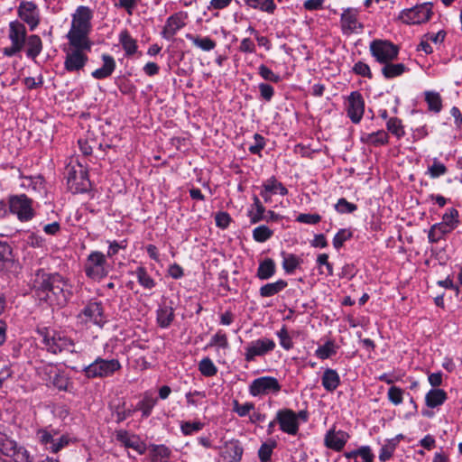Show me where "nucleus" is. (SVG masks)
Instances as JSON below:
<instances>
[{
  "instance_id": "nucleus-1",
  "label": "nucleus",
  "mask_w": 462,
  "mask_h": 462,
  "mask_svg": "<svg viewBox=\"0 0 462 462\" xmlns=\"http://www.w3.org/2000/svg\"><path fill=\"white\" fill-rule=\"evenodd\" d=\"M33 286L39 300L46 302L52 308L64 307L72 294L71 286L58 273H49L39 271Z\"/></svg>"
},
{
  "instance_id": "nucleus-2",
  "label": "nucleus",
  "mask_w": 462,
  "mask_h": 462,
  "mask_svg": "<svg viewBox=\"0 0 462 462\" xmlns=\"http://www.w3.org/2000/svg\"><path fill=\"white\" fill-rule=\"evenodd\" d=\"M92 16V11L89 7L79 6L72 15L71 28L67 34L68 40L72 41V42H92L88 38Z\"/></svg>"
},
{
  "instance_id": "nucleus-3",
  "label": "nucleus",
  "mask_w": 462,
  "mask_h": 462,
  "mask_svg": "<svg viewBox=\"0 0 462 462\" xmlns=\"http://www.w3.org/2000/svg\"><path fill=\"white\" fill-rule=\"evenodd\" d=\"M92 42H72L69 41V48L65 51L64 68L68 72L81 70L88 61V53L91 51Z\"/></svg>"
},
{
  "instance_id": "nucleus-4",
  "label": "nucleus",
  "mask_w": 462,
  "mask_h": 462,
  "mask_svg": "<svg viewBox=\"0 0 462 462\" xmlns=\"http://www.w3.org/2000/svg\"><path fill=\"white\" fill-rule=\"evenodd\" d=\"M37 333L41 337L43 348L51 354H59L63 351L73 353L74 342L72 339L53 329L48 328H39Z\"/></svg>"
},
{
  "instance_id": "nucleus-5",
  "label": "nucleus",
  "mask_w": 462,
  "mask_h": 462,
  "mask_svg": "<svg viewBox=\"0 0 462 462\" xmlns=\"http://www.w3.org/2000/svg\"><path fill=\"white\" fill-rule=\"evenodd\" d=\"M27 30L25 24L18 20H14L8 24V39L11 45L2 49L5 57H14L19 54L25 48L27 40Z\"/></svg>"
},
{
  "instance_id": "nucleus-6",
  "label": "nucleus",
  "mask_w": 462,
  "mask_h": 462,
  "mask_svg": "<svg viewBox=\"0 0 462 462\" xmlns=\"http://www.w3.org/2000/svg\"><path fill=\"white\" fill-rule=\"evenodd\" d=\"M7 208L8 214L14 215L21 222H28L35 216L33 200L25 194L9 196Z\"/></svg>"
},
{
  "instance_id": "nucleus-7",
  "label": "nucleus",
  "mask_w": 462,
  "mask_h": 462,
  "mask_svg": "<svg viewBox=\"0 0 462 462\" xmlns=\"http://www.w3.org/2000/svg\"><path fill=\"white\" fill-rule=\"evenodd\" d=\"M121 367V364L117 359L108 360L97 357L90 365L84 367L83 373L88 379L104 378L112 376Z\"/></svg>"
},
{
  "instance_id": "nucleus-8",
  "label": "nucleus",
  "mask_w": 462,
  "mask_h": 462,
  "mask_svg": "<svg viewBox=\"0 0 462 462\" xmlns=\"http://www.w3.org/2000/svg\"><path fill=\"white\" fill-rule=\"evenodd\" d=\"M79 325L89 328L92 325L102 328L105 324L104 309L101 302L89 301L77 315Z\"/></svg>"
},
{
  "instance_id": "nucleus-9",
  "label": "nucleus",
  "mask_w": 462,
  "mask_h": 462,
  "mask_svg": "<svg viewBox=\"0 0 462 462\" xmlns=\"http://www.w3.org/2000/svg\"><path fill=\"white\" fill-rule=\"evenodd\" d=\"M86 275L93 280H101L109 273V265L101 252H92L85 263Z\"/></svg>"
},
{
  "instance_id": "nucleus-10",
  "label": "nucleus",
  "mask_w": 462,
  "mask_h": 462,
  "mask_svg": "<svg viewBox=\"0 0 462 462\" xmlns=\"http://www.w3.org/2000/svg\"><path fill=\"white\" fill-rule=\"evenodd\" d=\"M369 50L375 60L381 64L395 60L399 53L398 46L386 40H374Z\"/></svg>"
},
{
  "instance_id": "nucleus-11",
  "label": "nucleus",
  "mask_w": 462,
  "mask_h": 462,
  "mask_svg": "<svg viewBox=\"0 0 462 462\" xmlns=\"http://www.w3.org/2000/svg\"><path fill=\"white\" fill-rule=\"evenodd\" d=\"M276 346L275 342L268 337H262L251 341L245 347V360L246 362H253L257 356H263L268 353L274 350Z\"/></svg>"
},
{
  "instance_id": "nucleus-12",
  "label": "nucleus",
  "mask_w": 462,
  "mask_h": 462,
  "mask_svg": "<svg viewBox=\"0 0 462 462\" xmlns=\"http://www.w3.org/2000/svg\"><path fill=\"white\" fill-rule=\"evenodd\" d=\"M19 18L29 26L30 31H34L41 23L40 11L32 1H21L17 9Z\"/></svg>"
},
{
  "instance_id": "nucleus-13",
  "label": "nucleus",
  "mask_w": 462,
  "mask_h": 462,
  "mask_svg": "<svg viewBox=\"0 0 462 462\" xmlns=\"http://www.w3.org/2000/svg\"><path fill=\"white\" fill-rule=\"evenodd\" d=\"M431 14V5L425 3L402 11L400 14V19L408 24H420L429 21Z\"/></svg>"
},
{
  "instance_id": "nucleus-14",
  "label": "nucleus",
  "mask_w": 462,
  "mask_h": 462,
  "mask_svg": "<svg viewBox=\"0 0 462 462\" xmlns=\"http://www.w3.org/2000/svg\"><path fill=\"white\" fill-rule=\"evenodd\" d=\"M280 390L281 384L276 378L272 376L256 378L249 386V393L253 396L265 395L270 393H278Z\"/></svg>"
},
{
  "instance_id": "nucleus-15",
  "label": "nucleus",
  "mask_w": 462,
  "mask_h": 462,
  "mask_svg": "<svg viewBox=\"0 0 462 462\" xmlns=\"http://www.w3.org/2000/svg\"><path fill=\"white\" fill-rule=\"evenodd\" d=\"M346 115L354 124H358L365 112V100L358 91H353L347 97L346 104Z\"/></svg>"
},
{
  "instance_id": "nucleus-16",
  "label": "nucleus",
  "mask_w": 462,
  "mask_h": 462,
  "mask_svg": "<svg viewBox=\"0 0 462 462\" xmlns=\"http://www.w3.org/2000/svg\"><path fill=\"white\" fill-rule=\"evenodd\" d=\"M276 420L282 431L289 435H296L299 431V421L296 412L291 409H281L276 413Z\"/></svg>"
},
{
  "instance_id": "nucleus-17",
  "label": "nucleus",
  "mask_w": 462,
  "mask_h": 462,
  "mask_svg": "<svg viewBox=\"0 0 462 462\" xmlns=\"http://www.w3.org/2000/svg\"><path fill=\"white\" fill-rule=\"evenodd\" d=\"M68 183L71 187L75 186V190L79 192L87 191L91 187L88 173L81 165H79V171L72 170L69 171Z\"/></svg>"
},
{
  "instance_id": "nucleus-18",
  "label": "nucleus",
  "mask_w": 462,
  "mask_h": 462,
  "mask_svg": "<svg viewBox=\"0 0 462 462\" xmlns=\"http://www.w3.org/2000/svg\"><path fill=\"white\" fill-rule=\"evenodd\" d=\"M349 439V435L343 430H329L324 438L325 446L335 451H341Z\"/></svg>"
},
{
  "instance_id": "nucleus-19",
  "label": "nucleus",
  "mask_w": 462,
  "mask_h": 462,
  "mask_svg": "<svg viewBox=\"0 0 462 462\" xmlns=\"http://www.w3.org/2000/svg\"><path fill=\"white\" fill-rule=\"evenodd\" d=\"M340 23L344 34L353 33L357 28H362L361 23L357 20L356 10L352 8H348L342 13Z\"/></svg>"
},
{
  "instance_id": "nucleus-20",
  "label": "nucleus",
  "mask_w": 462,
  "mask_h": 462,
  "mask_svg": "<svg viewBox=\"0 0 462 462\" xmlns=\"http://www.w3.org/2000/svg\"><path fill=\"white\" fill-rule=\"evenodd\" d=\"M185 26L184 15L182 13H177L171 15L163 27L162 32V37L165 39H171L176 32Z\"/></svg>"
},
{
  "instance_id": "nucleus-21",
  "label": "nucleus",
  "mask_w": 462,
  "mask_h": 462,
  "mask_svg": "<svg viewBox=\"0 0 462 462\" xmlns=\"http://www.w3.org/2000/svg\"><path fill=\"white\" fill-rule=\"evenodd\" d=\"M243 451L240 442L233 439L225 444L221 451V457L226 462H239Z\"/></svg>"
},
{
  "instance_id": "nucleus-22",
  "label": "nucleus",
  "mask_w": 462,
  "mask_h": 462,
  "mask_svg": "<svg viewBox=\"0 0 462 462\" xmlns=\"http://www.w3.org/2000/svg\"><path fill=\"white\" fill-rule=\"evenodd\" d=\"M25 48L27 58L35 60L36 58L41 54L43 48L41 37L37 34L28 35L25 42Z\"/></svg>"
},
{
  "instance_id": "nucleus-23",
  "label": "nucleus",
  "mask_w": 462,
  "mask_h": 462,
  "mask_svg": "<svg viewBox=\"0 0 462 462\" xmlns=\"http://www.w3.org/2000/svg\"><path fill=\"white\" fill-rule=\"evenodd\" d=\"M102 60L104 62L103 66L92 72V77L97 79L108 78L116 69V61L112 56L108 54H103Z\"/></svg>"
},
{
  "instance_id": "nucleus-24",
  "label": "nucleus",
  "mask_w": 462,
  "mask_h": 462,
  "mask_svg": "<svg viewBox=\"0 0 462 462\" xmlns=\"http://www.w3.org/2000/svg\"><path fill=\"white\" fill-rule=\"evenodd\" d=\"M322 386L328 392L335 391L340 384V377L337 372L331 368H327L321 378Z\"/></svg>"
},
{
  "instance_id": "nucleus-25",
  "label": "nucleus",
  "mask_w": 462,
  "mask_h": 462,
  "mask_svg": "<svg viewBox=\"0 0 462 462\" xmlns=\"http://www.w3.org/2000/svg\"><path fill=\"white\" fill-rule=\"evenodd\" d=\"M447 393L442 389H431L425 396L426 405L430 408H436L442 405L447 400Z\"/></svg>"
},
{
  "instance_id": "nucleus-26",
  "label": "nucleus",
  "mask_w": 462,
  "mask_h": 462,
  "mask_svg": "<svg viewBox=\"0 0 462 462\" xmlns=\"http://www.w3.org/2000/svg\"><path fill=\"white\" fill-rule=\"evenodd\" d=\"M361 140L363 143L373 146H380L388 143L389 135L384 130H379L377 132L365 134Z\"/></svg>"
},
{
  "instance_id": "nucleus-27",
  "label": "nucleus",
  "mask_w": 462,
  "mask_h": 462,
  "mask_svg": "<svg viewBox=\"0 0 462 462\" xmlns=\"http://www.w3.org/2000/svg\"><path fill=\"white\" fill-rule=\"evenodd\" d=\"M288 283L284 280H278L275 282L266 283L259 290L260 296L263 298L272 297L287 287Z\"/></svg>"
},
{
  "instance_id": "nucleus-28",
  "label": "nucleus",
  "mask_w": 462,
  "mask_h": 462,
  "mask_svg": "<svg viewBox=\"0 0 462 462\" xmlns=\"http://www.w3.org/2000/svg\"><path fill=\"white\" fill-rule=\"evenodd\" d=\"M276 268L273 259L267 258L260 263L256 276L260 280H268L275 273Z\"/></svg>"
},
{
  "instance_id": "nucleus-29",
  "label": "nucleus",
  "mask_w": 462,
  "mask_h": 462,
  "mask_svg": "<svg viewBox=\"0 0 462 462\" xmlns=\"http://www.w3.org/2000/svg\"><path fill=\"white\" fill-rule=\"evenodd\" d=\"M119 42L128 56L134 55L137 51L136 41L130 35L127 30H124L119 34Z\"/></svg>"
},
{
  "instance_id": "nucleus-30",
  "label": "nucleus",
  "mask_w": 462,
  "mask_h": 462,
  "mask_svg": "<svg viewBox=\"0 0 462 462\" xmlns=\"http://www.w3.org/2000/svg\"><path fill=\"white\" fill-rule=\"evenodd\" d=\"M383 67L382 68V73L385 79H393L403 74L407 68L402 63H392V61H387V63H383Z\"/></svg>"
},
{
  "instance_id": "nucleus-31",
  "label": "nucleus",
  "mask_w": 462,
  "mask_h": 462,
  "mask_svg": "<svg viewBox=\"0 0 462 462\" xmlns=\"http://www.w3.org/2000/svg\"><path fill=\"white\" fill-rule=\"evenodd\" d=\"M245 3L253 9H257L262 12L273 14H274L277 6L274 0H244Z\"/></svg>"
},
{
  "instance_id": "nucleus-32",
  "label": "nucleus",
  "mask_w": 462,
  "mask_h": 462,
  "mask_svg": "<svg viewBox=\"0 0 462 462\" xmlns=\"http://www.w3.org/2000/svg\"><path fill=\"white\" fill-rule=\"evenodd\" d=\"M8 457L13 462H33V457L26 448L19 445L17 442L15 443V448L12 449Z\"/></svg>"
},
{
  "instance_id": "nucleus-33",
  "label": "nucleus",
  "mask_w": 462,
  "mask_h": 462,
  "mask_svg": "<svg viewBox=\"0 0 462 462\" xmlns=\"http://www.w3.org/2000/svg\"><path fill=\"white\" fill-rule=\"evenodd\" d=\"M186 38L193 42V44L205 51L215 49L217 43L209 37H199L191 33H187Z\"/></svg>"
},
{
  "instance_id": "nucleus-34",
  "label": "nucleus",
  "mask_w": 462,
  "mask_h": 462,
  "mask_svg": "<svg viewBox=\"0 0 462 462\" xmlns=\"http://www.w3.org/2000/svg\"><path fill=\"white\" fill-rule=\"evenodd\" d=\"M174 319V310L170 306H163L157 310V322L161 328H168Z\"/></svg>"
},
{
  "instance_id": "nucleus-35",
  "label": "nucleus",
  "mask_w": 462,
  "mask_h": 462,
  "mask_svg": "<svg viewBox=\"0 0 462 462\" xmlns=\"http://www.w3.org/2000/svg\"><path fill=\"white\" fill-rule=\"evenodd\" d=\"M282 267L287 273H292L302 263V260L293 254L282 253Z\"/></svg>"
},
{
  "instance_id": "nucleus-36",
  "label": "nucleus",
  "mask_w": 462,
  "mask_h": 462,
  "mask_svg": "<svg viewBox=\"0 0 462 462\" xmlns=\"http://www.w3.org/2000/svg\"><path fill=\"white\" fill-rule=\"evenodd\" d=\"M253 200L254 204L252 209L249 211V217L251 223L255 224L265 218L263 215L265 208L262 205L257 196H254Z\"/></svg>"
},
{
  "instance_id": "nucleus-37",
  "label": "nucleus",
  "mask_w": 462,
  "mask_h": 462,
  "mask_svg": "<svg viewBox=\"0 0 462 462\" xmlns=\"http://www.w3.org/2000/svg\"><path fill=\"white\" fill-rule=\"evenodd\" d=\"M452 230L448 229L446 226H444L441 222L434 224L428 234V238L430 243H437L440 239L444 237V236L448 233H450Z\"/></svg>"
},
{
  "instance_id": "nucleus-38",
  "label": "nucleus",
  "mask_w": 462,
  "mask_h": 462,
  "mask_svg": "<svg viewBox=\"0 0 462 462\" xmlns=\"http://www.w3.org/2000/svg\"><path fill=\"white\" fill-rule=\"evenodd\" d=\"M134 273L139 284L144 289L152 290L155 287V281L151 277V275L148 274L144 267L139 266Z\"/></svg>"
},
{
  "instance_id": "nucleus-39",
  "label": "nucleus",
  "mask_w": 462,
  "mask_h": 462,
  "mask_svg": "<svg viewBox=\"0 0 462 462\" xmlns=\"http://www.w3.org/2000/svg\"><path fill=\"white\" fill-rule=\"evenodd\" d=\"M448 229L454 230L459 224V213L454 208H448L442 217V222Z\"/></svg>"
},
{
  "instance_id": "nucleus-40",
  "label": "nucleus",
  "mask_w": 462,
  "mask_h": 462,
  "mask_svg": "<svg viewBox=\"0 0 462 462\" xmlns=\"http://www.w3.org/2000/svg\"><path fill=\"white\" fill-rule=\"evenodd\" d=\"M171 450L164 445L153 446L151 450L152 462H168Z\"/></svg>"
},
{
  "instance_id": "nucleus-41",
  "label": "nucleus",
  "mask_w": 462,
  "mask_h": 462,
  "mask_svg": "<svg viewBox=\"0 0 462 462\" xmlns=\"http://www.w3.org/2000/svg\"><path fill=\"white\" fill-rule=\"evenodd\" d=\"M12 262L11 246L8 243L0 241V272L4 271Z\"/></svg>"
},
{
  "instance_id": "nucleus-42",
  "label": "nucleus",
  "mask_w": 462,
  "mask_h": 462,
  "mask_svg": "<svg viewBox=\"0 0 462 462\" xmlns=\"http://www.w3.org/2000/svg\"><path fill=\"white\" fill-rule=\"evenodd\" d=\"M425 100L430 111L439 113L441 110L442 100L439 93L433 91H427L425 93Z\"/></svg>"
},
{
  "instance_id": "nucleus-43",
  "label": "nucleus",
  "mask_w": 462,
  "mask_h": 462,
  "mask_svg": "<svg viewBox=\"0 0 462 462\" xmlns=\"http://www.w3.org/2000/svg\"><path fill=\"white\" fill-rule=\"evenodd\" d=\"M347 457H354L355 462H373L374 455L368 447H362L358 450L349 453Z\"/></svg>"
},
{
  "instance_id": "nucleus-44",
  "label": "nucleus",
  "mask_w": 462,
  "mask_h": 462,
  "mask_svg": "<svg viewBox=\"0 0 462 462\" xmlns=\"http://www.w3.org/2000/svg\"><path fill=\"white\" fill-rule=\"evenodd\" d=\"M263 186L266 188V190L272 192V194H281L282 196L288 193V189L282 185V182L278 181L274 177L268 179Z\"/></svg>"
},
{
  "instance_id": "nucleus-45",
  "label": "nucleus",
  "mask_w": 462,
  "mask_h": 462,
  "mask_svg": "<svg viewBox=\"0 0 462 462\" xmlns=\"http://www.w3.org/2000/svg\"><path fill=\"white\" fill-rule=\"evenodd\" d=\"M273 235V230L264 225L259 226L253 230V237L256 242L259 243L267 241L272 237Z\"/></svg>"
},
{
  "instance_id": "nucleus-46",
  "label": "nucleus",
  "mask_w": 462,
  "mask_h": 462,
  "mask_svg": "<svg viewBox=\"0 0 462 462\" xmlns=\"http://www.w3.org/2000/svg\"><path fill=\"white\" fill-rule=\"evenodd\" d=\"M387 130L395 135L397 138H401L404 135L405 132L402 125L401 119L397 117H391L386 124Z\"/></svg>"
},
{
  "instance_id": "nucleus-47",
  "label": "nucleus",
  "mask_w": 462,
  "mask_h": 462,
  "mask_svg": "<svg viewBox=\"0 0 462 462\" xmlns=\"http://www.w3.org/2000/svg\"><path fill=\"white\" fill-rule=\"evenodd\" d=\"M336 353L337 350L335 344L333 341L329 340L327 341L323 346H319L315 354L319 359H327L331 356L336 355Z\"/></svg>"
},
{
  "instance_id": "nucleus-48",
  "label": "nucleus",
  "mask_w": 462,
  "mask_h": 462,
  "mask_svg": "<svg viewBox=\"0 0 462 462\" xmlns=\"http://www.w3.org/2000/svg\"><path fill=\"white\" fill-rule=\"evenodd\" d=\"M155 404L156 399L149 394H145L143 400L138 403L137 409L142 411L143 417H148Z\"/></svg>"
},
{
  "instance_id": "nucleus-49",
  "label": "nucleus",
  "mask_w": 462,
  "mask_h": 462,
  "mask_svg": "<svg viewBox=\"0 0 462 462\" xmlns=\"http://www.w3.org/2000/svg\"><path fill=\"white\" fill-rule=\"evenodd\" d=\"M199 372L204 376H214L217 373L216 365L213 364L210 358L205 357L199 364Z\"/></svg>"
},
{
  "instance_id": "nucleus-50",
  "label": "nucleus",
  "mask_w": 462,
  "mask_h": 462,
  "mask_svg": "<svg viewBox=\"0 0 462 462\" xmlns=\"http://www.w3.org/2000/svg\"><path fill=\"white\" fill-rule=\"evenodd\" d=\"M56 433L52 434L51 431L46 429H40L37 430L36 436L39 442L45 447L48 450V447L52 446L55 443V436Z\"/></svg>"
},
{
  "instance_id": "nucleus-51",
  "label": "nucleus",
  "mask_w": 462,
  "mask_h": 462,
  "mask_svg": "<svg viewBox=\"0 0 462 462\" xmlns=\"http://www.w3.org/2000/svg\"><path fill=\"white\" fill-rule=\"evenodd\" d=\"M353 236L352 231L349 229L342 228L340 229L333 238V245L336 249H340L344 243L349 240Z\"/></svg>"
},
{
  "instance_id": "nucleus-52",
  "label": "nucleus",
  "mask_w": 462,
  "mask_h": 462,
  "mask_svg": "<svg viewBox=\"0 0 462 462\" xmlns=\"http://www.w3.org/2000/svg\"><path fill=\"white\" fill-rule=\"evenodd\" d=\"M276 335L280 339V345L282 348L290 350L293 347L292 338L289 335L288 329L285 326H282V328L277 331Z\"/></svg>"
},
{
  "instance_id": "nucleus-53",
  "label": "nucleus",
  "mask_w": 462,
  "mask_h": 462,
  "mask_svg": "<svg viewBox=\"0 0 462 462\" xmlns=\"http://www.w3.org/2000/svg\"><path fill=\"white\" fill-rule=\"evenodd\" d=\"M217 346L219 347H222L224 349L228 348V339L222 330H218L210 339V342L208 343V346Z\"/></svg>"
},
{
  "instance_id": "nucleus-54",
  "label": "nucleus",
  "mask_w": 462,
  "mask_h": 462,
  "mask_svg": "<svg viewBox=\"0 0 462 462\" xmlns=\"http://www.w3.org/2000/svg\"><path fill=\"white\" fill-rule=\"evenodd\" d=\"M335 209L340 214L353 213L357 209V206L348 202L345 198H341L335 205Z\"/></svg>"
},
{
  "instance_id": "nucleus-55",
  "label": "nucleus",
  "mask_w": 462,
  "mask_h": 462,
  "mask_svg": "<svg viewBox=\"0 0 462 462\" xmlns=\"http://www.w3.org/2000/svg\"><path fill=\"white\" fill-rule=\"evenodd\" d=\"M258 73L264 80L267 81L278 83L281 80V77L279 75L275 74L271 69L263 64L259 66Z\"/></svg>"
},
{
  "instance_id": "nucleus-56",
  "label": "nucleus",
  "mask_w": 462,
  "mask_h": 462,
  "mask_svg": "<svg viewBox=\"0 0 462 462\" xmlns=\"http://www.w3.org/2000/svg\"><path fill=\"white\" fill-rule=\"evenodd\" d=\"M403 390L397 386H391L388 390V400L394 405H399L402 402Z\"/></svg>"
},
{
  "instance_id": "nucleus-57",
  "label": "nucleus",
  "mask_w": 462,
  "mask_h": 462,
  "mask_svg": "<svg viewBox=\"0 0 462 462\" xmlns=\"http://www.w3.org/2000/svg\"><path fill=\"white\" fill-rule=\"evenodd\" d=\"M204 424L200 421H184L180 425L181 431L184 435H191L194 432L202 430Z\"/></svg>"
},
{
  "instance_id": "nucleus-58",
  "label": "nucleus",
  "mask_w": 462,
  "mask_h": 462,
  "mask_svg": "<svg viewBox=\"0 0 462 462\" xmlns=\"http://www.w3.org/2000/svg\"><path fill=\"white\" fill-rule=\"evenodd\" d=\"M233 410L236 411L240 417H245L253 410H254V404L253 402H245L240 404L238 401L235 400L233 402Z\"/></svg>"
},
{
  "instance_id": "nucleus-59",
  "label": "nucleus",
  "mask_w": 462,
  "mask_h": 462,
  "mask_svg": "<svg viewBox=\"0 0 462 462\" xmlns=\"http://www.w3.org/2000/svg\"><path fill=\"white\" fill-rule=\"evenodd\" d=\"M428 171L431 178H439L447 172V167L435 159L432 165L429 167Z\"/></svg>"
},
{
  "instance_id": "nucleus-60",
  "label": "nucleus",
  "mask_w": 462,
  "mask_h": 462,
  "mask_svg": "<svg viewBox=\"0 0 462 462\" xmlns=\"http://www.w3.org/2000/svg\"><path fill=\"white\" fill-rule=\"evenodd\" d=\"M353 71L359 76L366 77L368 79L373 78L370 67L362 61L356 62L353 67Z\"/></svg>"
},
{
  "instance_id": "nucleus-61",
  "label": "nucleus",
  "mask_w": 462,
  "mask_h": 462,
  "mask_svg": "<svg viewBox=\"0 0 462 462\" xmlns=\"http://www.w3.org/2000/svg\"><path fill=\"white\" fill-rule=\"evenodd\" d=\"M254 144L250 145L248 150L252 154H260L261 151L265 146L264 138L259 134H254Z\"/></svg>"
},
{
  "instance_id": "nucleus-62",
  "label": "nucleus",
  "mask_w": 462,
  "mask_h": 462,
  "mask_svg": "<svg viewBox=\"0 0 462 462\" xmlns=\"http://www.w3.org/2000/svg\"><path fill=\"white\" fill-rule=\"evenodd\" d=\"M274 445L275 444L268 445L267 443H263L260 447L258 450V457L261 462H268L270 460Z\"/></svg>"
},
{
  "instance_id": "nucleus-63",
  "label": "nucleus",
  "mask_w": 462,
  "mask_h": 462,
  "mask_svg": "<svg viewBox=\"0 0 462 462\" xmlns=\"http://www.w3.org/2000/svg\"><path fill=\"white\" fill-rule=\"evenodd\" d=\"M296 220L300 223L315 225L318 224L321 220V217L319 214H300Z\"/></svg>"
},
{
  "instance_id": "nucleus-64",
  "label": "nucleus",
  "mask_w": 462,
  "mask_h": 462,
  "mask_svg": "<svg viewBox=\"0 0 462 462\" xmlns=\"http://www.w3.org/2000/svg\"><path fill=\"white\" fill-rule=\"evenodd\" d=\"M261 97L269 102L274 95V88L267 83H260L258 86Z\"/></svg>"
}]
</instances>
